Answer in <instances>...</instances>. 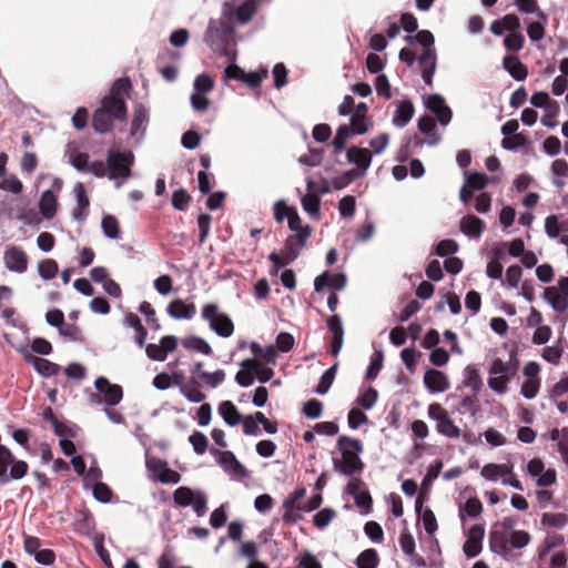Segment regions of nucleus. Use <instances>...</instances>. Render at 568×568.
<instances>
[{
    "label": "nucleus",
    "mask_w": 568,
    "mask_h": 568,
    "mask_svg": "<svg viewBox=\"0 0 568 568\" xmlns=\"http://www.w3.org/2000/svg\"><path fill=\"white\" fill-rule=\"evenodd\" d=\"M338 364H333L329 368H327L321 376L318 384L316 385L314 392L318 395H325L328 393L337 372Z\"/></svg>",
    "instance_id": "44"
},
{
    "label": "nucleus",
    "mask_w": 568,
    "mask_h": 568,
    "mask_svg": "<svg viewBox=\"0 0 568 568\" xmlns=\"http://www.w3.org/2000/svg\"><path fill=\"white\" fill-rule=\"evenodd\" d=\"M301 205L303 210L313 219L321 216V197L318 194H305L301 196Z\"/></svg>",
    "instance_id": "43"
},
{
    "label": "nucleus",
    "mask_w": 568,
    "mask_h": 568,
    "mask_svg": "<svg viewBox=\"0 0 568 568\" xmlns=\"http://www.w3.org/2000/svg\"><path fill=\"white\" fill-rule=\"evenodd\" d=\"M39 275L44 280H52L59 272L58 263L53 258H47L39 263Z\"/></svg>",
    "instance_id": "54"
},
{
    "label": "nucleus",
    "mask_w": 568,
    "mask_h": 568,
    "mask_svg": "<svg viewBox=\"0 0 568 568\" xmlns=\"http://www.w3.org/2000/svg\"><path fill=\"white\" fill-rule=\"evenodd\" d=\"M58 209V199L53 191L47 190L41 194L39 201V211L45 220L54 217Z\"/></svg>",
    "instance_id": "32"
},
{
    "label": "nucleus",
    "mask_w": 568,
    "mask_h": 568,
    "mask_svg": "<svg viewBox=\"0 0 568 568\" xmlns=\"http://www.w3.org/2000/svg\"><path fill=\"white\" fill-rule=\"evenodd\" d=\"M467 540L463 545V552L466 558L477 557L483 550V540L485 537V527L480 524L473 525L467 534Z\"/></svg>",
    "instance_id": "11"
},
{
    "label": "nucleus",
    "mask_w": 568,
    "mask_h": 568,
    "mask_svg": "<svg viewBox=\"0 0 568 568\" xmlns=\"http://www.w3.org/2000/svg\"><path fill=\"white\" fill-rule=\"evenodd\" d=\"M459 248L458 243L455 240L445 239L440 240L435 246V254L440 257H449L454 255Z\"/></svg>",
    "instance_id": "51"
},
{
    "label": "nucleus",
    "mask_w": 568,
    "mask_h": 568,
    "mask_svg": "<svg viewBox=\"0 0 568 568\" xmlns=\"http://www.w3.org/2000/svg\"><path fill=\"white\" fill-rule=\"evenodd\" d=\"M405 41L409 44L418 43L424 48L423 53L418 57V63H425L429 59L437 58L434 47L435 38L429 30H419L415 36L408 34L405 37Z\"/></svg>",
    "instance_id": "9"
},
{
    "label": "nucleus",
    "mask_w": 568,
    "mask_h": 568,
    "mask_svg": "<svg viewBox=\"0 0 568 568\" xmlns=\"http://www.w3.org/2000/svg\"><path fill=\"white\" fill-rule=\"evenodd\" d=\"M149 121L148 110L143 104H138L133 111V119L131 122V136H142Z\"/></svg>",
    "instance_id": "29"
},
{
    "label": "nucleus",
    "mask_w": 568,
    "mask_h": 568,
    "mask_svg": "<svg viewBox=\"0 0 568 568\" xmlns=\"http://www.w3.org/2000/svg\"><path fill=\"white\" fill-rule=\"evenodd\" d=\"M425 108L436 116L440 125L446 126L452 121V109L447 105L443 95L438 93L428 95L425 100Z\"/></svg>",
    "instance_id": "10"
},
{
    "label": "nucleus",
    "mask_w": 568,
    "mask_h": 568,
    "mask_svg": "<svg viewBox=\"0 0 568 568\" xmlns=\"http://www.w3.org/2000/svg\"><path fill=\"white\" fill-rule=\"evenodd\" d=\"M414 113H415V108H414V104L412 103V101L408 99L402 100L393 113V119H392L393 125H395L397 128L406 126L409 123V121L413 119Z\"/></svg>",
    "instance_id": "23"
},
{
    "label": "nucleus",
    "mask_w": 568,
    "mask_h": 568,
    "mask_svg": "<svg viewBox=\"0 0 568 568\" xmlns=\"http://www.w3.org/2000/svg\"><path fill=\"white\" fill-rule=\"evenodd\" d=\"M384 363V352L382 349H376L371 357L369 365L365 373V378L368 381H373L377 377L381 369L383 368Z\"/></svg>",
    "instance_id": "48"
},
{
    "label": "nucleus",
    "mask_w": 568,
    "mask_h": 568,
    "mask_svg": "<svg viewBox=\"0 0 568 568\" xmlns=\"http://www.w3.org/2000/svg\"><path fill=\"white\" fill-rule=\"evenodd\" d=\"M503 67L516 81H524L528 75L527 67L517 55H506L503 59Z\"/></svg>",
    "instance_id": "24"
},
{
    "label": "nucleus",
    "mask_w": 568,
    "mask_h": 568,
    "mask_svg": "<svg viewBox=\"0 0 568 568\" xmlns=\"http://www.w3.org/2000/svg\"><path fill=\"white\" fill-rule=\"evenodd\" d=\"M356 211V200L353 195H345L338 202V212L342 217H353Z\"/></svg>",
    "instance_id": "59"
},
{
    "label": "nucleus",
    "mask_w": 568,
    "mask_h": 568,
    "mask_svg": "<svg viewBox=\"0 0 568 568\" xmlns=\"http://www.w3.org/2000/svg\"><path fill=\"white\" fill-rule=\"evenodd\" d=\"M336 513L333 508H323L317 511L313 517L314 526L318 529L326 528L331 521L335 518Z\"/></svg>",
    "instance_id": "52"
},
{
    "label": "nucleus",
    "mask_w": 568,
    "mask_h": 568,
    "mask_svg": "<svg viewBox=\"0 0 568 568\" xmlns=\"http://www.w3.org/2000/svg\"><path fill=\"white\" fill-rule=\"evenodd\" d=\"M134 164V154L130 150H111L106 156L108 176L115 180L116 186H120L131 176V168Z\"/></svg>",
    "instance_id": "4"
},
{
    "label": "nucleus",
    "mask_w": 568,
    "mask_h": 568,
    "mask_svg": "<svg viewBox=\"0 0 568 568\" xmlns=\"http://www.w3.org/2000/svg\"><path fill=\"white\" fill-rule=\"evenodd\" d=\"M377 398H378V392L374 387L369 386L363 394H361L357 397L356 403L363 409L369 410L376 404Z\"/></svg>",
    "instance_id": "55"
},
{
    "label": "nucleus",
    "mask_w": 568,
    "mask_h": 568,
    "mask_svg": "<svg viewBox=\"0 0 568 568\" xmlns=\"http://www.w3.org/2000/svg\"><path fill=\"white\" fill-rule=\"evenodd\" d=\"M509 546L513 549H521L530 542V535L525 530H514L508 536Z\"/></svg>",
    "instance_id": "57"
},
{
    "label": "nucleus",
    "mask_w": 568,
    "mask_h": 568,
    "mask_svg": "<svg viewBox=\"0 0 568 568\" xmlns=\"http://www.w3.org/2000/svg\"><path fill=\"white\" fill-rule=\"evenodd\" d=\"M4 265L16 273H24L28 268V255L19 246H8L3 255Z\"/></svg>",
    "instance_id": "14"
},
{
    "label": "nucleus",
    "mask_w": 568,
    "mask_h": 568,
    "mask_svg": "<svg viewBox=\"0 0 568 568\" xmlns=\"http://www.w3.org/2000/svg\"><path fill=\"white\" fill-rule=\"evenodd\" d=\"M399 545H400L403 552L406 556H408V557L417 556L414 537L407 529H404L402 531V534L399 536Z\"/></svg>",
    "instance_id": "60"
},
{
    "label": "nucleus",
    "mask_w": 568,
    "mask_h": 568,
    "mask_svg": "<svg viewBox=\"0 0 568 568\" xmlns=\"http://www.w3.org/2000/svg\"><path fill=\"white\" fill-rule=\"evenodd\" d=\"M74 193L77 196L78 207L73 210V217L82 222L88 217V209L90 206V200L87 194L85 187L82 183H77L74 186Z\"/></svg>",
    "instance_id": "27"
},
{
    "label": "nucleus",
    "mask_w": 568,
    "mask_h": 568,
    "mask_svg": "<svg viewBox=\"0 0 568 568\" xmlns=\"http://www.w3.org/2000/svg\"><path fill=\"white\" fill-rule=\"evenodd\" d=\"M191 507L197 517L207 513V497L204 491L180 486V508Z\"/></svg>",
    "instance_id": "7"
},
{
    "label": "nucleus",
    "mask_w": 568,
    "mask_h": 568,
    "mask_svg": "<svg viewBox=\"0 0 568 568\" xmlns=\"http://www.w3.org/2000/svg\"><path fill=\"white\" fill-rule=\"evenodd\" d=\"M229 65L224 69V80H236L243 82L245 77V71L240 65L236 64L237 60V50H234L229 55L225 57Z\"/></svg>",
    "instance_id": "39"
},
{
    "label": "nucleus",
    "mask_w": 568,
    "mask_h": 568,
    "mask_svg": "<svg viewBox=\"0 0 568 568\" xmlns=\"http://www.w3.org/2000/svg\"><path fill=\"white\" fill-rule=\"evenodd\" d=\"M560 108L559 103L555 100L548 106L545 108L546 113L541 116L540 122L546 128H555L558 122L555 120Z\"/></svg>",
    "instance_id": "58"
},
{
    "label": "nucleus",
    "mask_w": 568,
    "mask_h": 568,
    "mask_svg": "<svg viewBox=\"0 0 568 568\" xmlns=\"http://www.w3.org/2000/svg\"><path fill=\"white\" fill-rule=\"evenodd\" d=\"M101 226L106 237L118 239L120 236L119 222L113 215H104Z\"/></svg>",
    "instance_id": "53"
},
{
    "label": "nucleus",
    "mask_w": 568,
    "mask_h": 568,
    "mask_svg": "<svg viewBox=\"0 0 568 568\" xmlns=\"http://www.w3.org/2000/svg\"><path fill=\"white\" fill-rule=\"evenodd\" d=\"M423 144L424 141L418 139L416 135L406 136L397 151L396 161H398L399 163L408 161V159L412 156L415 150L422 148Z\"/></svg>",
    "instance_id": "34"
},
{
    "label": "nucleus",
    "mask_w": 568,
    "mask_h": 568,
    "mask_svg": "<svg viewBox=\"0 0 568 568\" xmlns=\"http://www.w3.org/2000/svg\"><path fill=\"white\" fill-rule=\"evenodd\" d=\"M149 470L162 483H178V473L170 469L165 462L159 458H151L146 462Z\"/></svg>",
    "instance_id": "21"
},
{
    "label": "nucleus",
    "mask_w": 568,
    "mask_h": 568,
    "mask_svg": "<svg viewBox=\"0 0 568 568\" xmlns=\"http://www.w3.org/2000/svg\"><path fill=\"white\" fill-rule=\"evenodd\" d=\"M223 9L234 12V18L241 24L247 23L255 13L256 7L252 1H245L240 4L235 10L231 8L229 2L224 3Z\"/></svg>",
    "instance_id": "38"
},
{
    "label": "nucleus",
    "mask_w": 568,
    "mask_h": 568,
    "mask_svg": "<svg viewBox=\"0 0 568 568\" xmlns=\"http://www.w3.org/2000/svg\"><path fill=\"white\" fill-rule=\"evenodd\" d=\"M202 316L210 323V328L221 337H230L234 332V324L230 316L220 313L214 304H206L202 308Z\"/></svg>",
    "instance_id": "6"
},
{
    "label": "nucleus",
    "mask_w": 568,
    "mask_h": 568,
    "mask_svg": "<svg viewBox=\"0 0 568 568\" xmlns=\"http://www.w3.org/2000/svg\"><path fill=\"white\" fill-rule=\"evenodd\" d=\"M355 564L357 568H377L379 564L378 554L373 548L365 549L358 555Z\"/></svg>",
    "instance_id": "46"
},
{
    "label": "nucleus",
    "mask_w": 568,
    "mask_h": 568,
    "mask_svg": "<svg viewBox=\"0 0 568 568\" xmlns=\"http://www.w3.org/2000/svg\"><path fill=\"white\" fill-rule=\"evenodd\" d=\"M508 474H511V467L506 464H486L480 470V475L489 481H497L499 477L503 479Z\"/></svg>",
    "instance_id": "40"
},
{
    "label": "nucleus",
    "mask_w": 568,
    "mask_h": 568,
    "mask_svg": "<svg viewBox=\"0 0 568 568\" xmlns=\"http://www.w3.org/2000/svg\"><path fill=\"white\" fill-rule=\"evenodd\" d=\"M311 234L312 229H305L303 232H300V234L288 235L280 254L288 260V262L293 263L300 256L301 251L306 246Z\"/></svg>",
    "instance_id": "8"
},
{
    "label": "nucleus",
    "mask_w": 568,
    "mask_h": 568,
    "mask_svg": "<svg viewBox=\"0 0 568 568\" xmlns=\"http://www.w3.org/2000/svg\"><path fill=\"white\" fill-rule=\"evenodd\" d=\"M189 442L197 455H203L207 449V437L199 430L193 432V434L189 437Z\"/></svg>",
    "instance_id": "61"
},
{
    "label": "nucleus",
    "mask_w": 568,
    "mask_h": 568,
    "mask_svg": "<svg viewBox=\"0 0 568 568\" xmlns=\"http://www.w3.org/2000/svg\"><path fill=\"white\" fill-rule=\"evenodd\" d=\"M364 532L373 542L379 544L384 539L383 528L377 521H367L364 526Z\"/></svg>",
    "instance_id": "62"
},
{
    "label": "nucleus",
    "mask_w": 568,
    "mask_h": 568,
    "mask_svg": "<svg viewBox=\"0 0 568 568\" xmlns=\"http://www.w3.org/2000/svg\"><path fill=\"white\" fill-rule=\"evenodd\" d=\"M465 184L473 191L484 190L489 182L497 183L499 178L489 179L485 173L480 172H465Z\"/></svg>",
    "instance_id": "35"
},
{
    "label": "nucleus",
    "mask_w": 568,
    "mask_h": 568,
    "mask_svg": "<svg viewBox=\"0 0 568 568\" xmlns=\"http://www.w3.org/2000/svg\"><path fill=\"white\" fill-rule=\"evenodd\" d=\"M204 40L212 51L226 57L236 50L234 12L223 9L219 20L211 19L205 32Z\"/></svg>",
    "instance_id": "2"
},
{
    "label": "nucleus",
    "mask_w": 568,
    "mask_h": 568,
    "mask_svg": "<svg viewBox=\"0 0 568 568\" xmlns=\"http://www.w3.org/2000/svg\"><path fill=\"white\" fill-rule=\"evenodd\" d=\"M174 58H175L174 53L165 51V52L160 53L156 59V65H158L160 73L168 81H173L176 75L175 67L171 65V64H166L168 60L174 59Z\"/></svg>",
    "instance_id": "42"
},
{
    "label": "nucleus",
    "mask_w": 568,
    "mask_h": 568,
    "mask_svg": "<svg viewBox=\"0 0 568 568\" xmlns=\"http://www.w3.org/2000/svg\"><path fill=\"white\" fill-rule=\"evenodd\" d=\"M324 158V150L322 148H308V154L300 156L298 162L303 165L315 168L318 166Z\"/></svg>",
    "instance_id": "49"
},
{
    "label": "nucleus",
    "mask_w": 568,
    "mask_h": 568,
    "mask_svg": "<svg viewBox=\"0 0 568 568\" xmlns=\"http://www.w3.org/2000/svg\"><path fill=\"white\" fill-rule=\"evenodd\" d=\"M250 349L254 355V358H263L268 364L275 365L276 363V348L274 345H268L263 348L257 342H252L250 344Z\"/></svg>",
    "instance_id": "45"
},
{
    "label": "nucleus",
    "mask_w": 568,
    "mask_h": 568,
    "mask_svg": "<svg viewBox=\"0 0 568 568\" xmlns=\"http://www.w3.org/2000/svg\"><path fill=\"white\" fill-rule=\"evenodd\" d=\"M367 172V165L361 169H351L345 171L338 176H335L331 180V184L333 190L341 191L347 187L353 181L364 178Z\"/></svg>",
    "instance_id": "25"
},
{
    "label": "nucleus",
    "mask_w": 568,
    "mask_h": 568,
    "mask_svg": "<svg viewBox=\"0 0 568 568\" xmlns=\"http://www.w3.org/2000/svg\"><path fill=\"white\" fill-rule=\"evenodd\" d=\"M295 345V339H294V336L290 333H286V332H281L277 336H276V341H275V348H276V353L280 351L282 353H287L290 352Z\"/></svg>",
    "instance_id": "63"
},
{
    "label": "nucleus",
    "mask_w": 568,
    "mask_h": 568,
    "mask_svg": "<svg viewBox=\"0 0 568 568\" xmlns=\"http://www.w3.org/2000/svg\"><path fill=\"white\" fill-rule=\"evenodd\" d=\"M217 464L226 471L236 477H246L247 469L237 460L236 456L231 450L212 449Z\"/></svg>",
    "instance_id": "12"
},
{
    "label": "nucleus",
    "mask_w": 568,
    "mask_h": 568,
    "mask_svg": "<svg viewBox=\"0 0 568 568\" xmlns=\"http://www.w3.org/2000/svg\"><path fill=\"white\" fill-rule=\"evenodd\" d=\"M463 386L471 388L477 395L483 387V378L474 365H467L463 371Z\"/></svg>",
    "instance_id": "36"
},
{
    "label": "nucleus",
    "mask_w": 568,
    "mask_h": 568,
    "mask_svg": "<svg viewBox=\"0 0 568 568\" xmlns=\"http://www.w3.org/2000/svg\"><path fill=\"white\" fill-rule=\"evenodd\" d=\"M459 230L464 235L478 240L486 230V223L476 215L467 214L460 219Z\"/></svg>",
    "instance_id": "20"
},
{
    "label": "nucleus",
    "mask_w": 568,
    "mask_h": 568,
    "mask_svg": "<svg viewBox=\"0 0 568 568\" xmlns=\"http://www.w3.org/2000/svg\"><path fill=\"white\" fill-rule=\"evenodd\" d=\"M424 385L429 393H444L449 388V381L442 371L428 368L424 374Z\"/></svg>",
    "instance_id": "18"
},
{
    "label": "nucleus",
    "mask_w": 568,
    "mask_h": 568,
    "mask_svg": "<svg viewBox=\"0 0 568 568\" xmlns=\"http://www.w3.org/2000/svg\"><path fill=\"white\" fill-rule=\"evenodd\" d=\"M541 524L544 526L562 529L567 524V517L561 513H545L541 517Z\"/></svg>",
    "instance_id": "56"
},
{
    "label": "nucleus",
    "mask_w": 568,
    "mask_h": 568,
    "mask_svg": "<svg viewBox=\"0 0 568 568\" xmlns=\"http://www.w3.org/2000/svg\"><path fill=\"white\" fill-rule=\"evenodd\" d=\"M159 568H178V557L174 548L166 547L158 560Z\"/></svg>",
    "instance_id": "64"
},
{
    "label": "nucleus",
    "mask_w": 568,
    "mask_h": 568,
    "mask_svg": "<svg viewBox=\"0 0 568 568\" xmlns=\"http://www.w3.org/2000/svg\"><path fill=\"white\" fill-rule=\"evenodd\" d=\"M132 90L129 78L115 80L109 93L102 99L101 106L95 110L92 118V126L98 133H106L112 130L115 120H125V99Z\"/></svg>",
    "instance_id": "1"
},
{
    "label": "nucleus",
    "mask_w": 568,
    "mask_h": 568,
    "mask_svg": "<svg viewBox=\"0 0 568 568\" xmlns=\"http://www.w3.org/2000/svg\"><path fill=\"white\" fill-rule=\"evenodd\" d=\"M346 158L348 163L356 165L355 169L365 168L367 164L368 170L372 163L373 153L365 148L351 146L347 150Z\"/></svg>",
    "instance_id": "28"
},
{
    "label": "nucleus",
    "mask_w": 568,
    "mask_h": 568,
    "mask_svg": "<svg viewBox=\"0 0 568 568\" xmlns=\"http://www.w3.org/2000/svg\"><path fill=\"white\" fill-rule=\"evenodd\" d=\"M180 393L191 403H202L205 395L200 390L199 383L191 378L183 383V375L180 373Z\"/></svg>",
    "instance_id": "30"
},
{
    "label": "nucleus",
    "mask_w": 568,
    "mask_h": 568,
    "mask_svg": "<svg viewBox=\"0 0 568 568\" xmlns=\"http://www.w3.org/2000/svg\"><path fill=\"white\" fill-rule=\"evenodd\" d=\"M489 550L505 560L511 559V547L509 546L508 535L498 529H491L488 537Z\"/></svg>",
    "instance_id": "17"
},
{
    "label": "nucleus",
    "mask_w": 568,
    "mask_h": 568,
    "mask_svg": "<svg viewBox=\"0 0 568 568\" xmlns=\"http://www.w3.org/2000/svg\"><path fill=\"white\" fill-rule=\"evenodd\" d=\"M337 448L342 454V458L333 457V469L345 476L353 477L364 469V463L359 455L363 453V443L346 435H342L337 439Z\"/></svg>",
    "instance_id": "3"
},
{
    "label": "nucleus",
    "mask_w": 568,
    "mask_h": 568,
    "mask_svg": "<svg viewBox=\"0 0 568 568\" xmlns=\"http://www.w3.org/2000/svg\"><path fill=\"white\" fill-rule=\"evenodd\" d=\"M347 283L346 275L344 273H331L329 271H324L321 275L316 276L314 280V290L320 293L326 288H332L334 291H342L345 288Z\"/></svg>",
    "instance_id": "15"
},
{
    "label": "nucleus",
    "mask_w": 568,
    "mask_h": 568,
    "mask_svg": "<svg viewBox=\"0 0 568 568\" xmlns=\"http://www.w3.org/2000/svg\"><path fill=\"white\" fill-rule=\"evenodd\" d=\"M353 134L354 133L348 125H339L332 142L335 154H339L345 150L346 142Z\"/></svg>",
    "instance_id": "47"
},
{
    "label": "nucleus",
    "mask_w": 568,
    "mask_h": 568,
    "mask_svg": "<svg viewBox=\"0 0 568 568\" xmlns=\"http://www.w3.org/2000/svg\"><path fill=\"white\" fill-rule=\"evenodd\" d=\"M217 410L225 424L231 427L237 426L242 420V415L231 400L221 402Z\"/></svg>",
    "instance_id": "31"
},
{
    "label": "nucleus",
    "mask_w": 568,
    "mask_h": 568,
    "mask_svg": "<svg viewBox=\"0 0 568 568\" xmlns=\"http://www.w3.org/2000/svg\"><path fill=\"white\" fill-rule=\"evenodd\" d=\"M551 173L554 176H556L552 183L557 187H562L565 185V182H562L558 178H568V162L562 159L555 160L551 164Z\"/></svg>",
    "instance_id": "50"
},
{
    "label": "nucleus",
    "mask_w": 568,
    "mask_h": 568,
    "mask_svg": "<svg viewBox=\"0 0 568 568\" xmlns=\"http://www.w3.org/2000/svg\"><path fill=\"white\" fill-rule=\"evenodd\" d=\"M483 511V504L477 497L468 498L460 507H459V518L462 521H465L467 517L476 518Z\"/></svg>",
    "instance_id": "41"
},
{
    "label": "nucleus",
    "mask_w": 568,
    "mask_h": 568,
    "mask_svg": "<svg viewBox=\"0 0 568 568\" xmlns=\"http://www.w3.org/2000/svg\"><path fill=\"white\" fill-rule=\"evenodd\" d=\"M94 386L100 394H103V402L106 405L114 406L122 400V387L118 384H111L105 377H98Z\"/></svg>",
    "instance_id": "16"
},
{
    "label": "nucleus",
    "mask_w": 568,
    "mask_h": 568,
    "mask_svg": "<svg viewBox=\"0 0 568 568\" xmlns=\"http://www.w3.org/2000/svg\"><path fill=\"white\" fill-rule=\"evenodd\" d=\"M26 361L33 365L34 369L43 377H51L57 375L61 367L60 365L34 355H27Z\"/></svg>",
    "instance_id": "26"
},
{
    "label": "nucleus",
    "mask_w": 568,
    "mask_h": 568,
    "mask_svg": "<svg viewBox=\"0 0 568 568\" xmlns=\"http://www.w3.org/2000/svg\"><path fill=\"white\" fill-rule=\"evenodd\" d=\"M428 418L436 422V430L444 437L456 439L460 437V428L449 417L446 409L438 403H433L427 408Z\"/></svg>",
    "instance_id": "5"
},
{
    "label": "nucleus",
    "mask_w": 568,
    "mask_h": 568,
    "mask_svg": "<svg viewBox=\"0 0 568 568\" xmlns=\"http://www.w3.org/2000/svg\"><path fill=\"white\" fill-rule=\"evenodd\" d=\"M327 328L332 333L331 348L332 356H337L344 342V328L339 315L334 314L327 320Z\"/></svg>",
    "instance_id": "19"
},
{
    "label": "nucleus",
    "mask_w": 568,
    "mask_h": 568,
    "mask_svg": "<svg viewBox=\"0 0 568 568\" xmlns=\"http://www.w3.org/2000/svg\"><path fill=\"white\" fill-rule=\"evenodd\" d=\"M544 298L555 312L562 313L568 308V297L559 295L557 288L554 286L544 290Z\"/></svg>",
    "instance_id": "37"
},
{
    "label": "nucleus",
    "mask_w": 568,
    "mask_h": 568,
    "mask_svg": "<svg viewBox=\"0 0 568 568\" xmlns=\"http://www.w3.org/2000/svg\"><path fill=\"white\" fill-rule=\"evenodd\" d=\"M181 345L191 353H200L206 356L212 354V347L210 344L202 337L191 335L181 339Z\"/></svg>",
    "instance_id": "33"
},
{
    "label": "nucleus",
    "mask_w": 568,
    "mask_h": 568,
    "mask_svg": "<svg viewBox=\"0 0 568 568\" xmlns=\"http://www.w3.org/2000/svg\"><path fill=\"white\" fill-rule=\"evenodd\" d=\"M364 486L365 484L361 478L352 477L346 486V491L354 498L356 506L363 508L364 514L367 515L372 509L373 500Z\"/></svg>",
    "instance_id": "13"
},
{
    "label": "nucleus",
    "mask_w": 568,
    "mask_h": 568,
    "mask_svg": "<svg viewBox=\"0 0 568 568\" xmlns=\"http://www.w3.org/2000/svg\"><path fill=\"white\" fill-rule=\"evenodd\" d=\"M417 129L420 133L427 135V139L423 140L424 144L435 146L440 142L442 136L437 132L436 122L432 116L422 115L417 121Z\"/></svg>",
    "instance_id": "22"
}]
</instances>
